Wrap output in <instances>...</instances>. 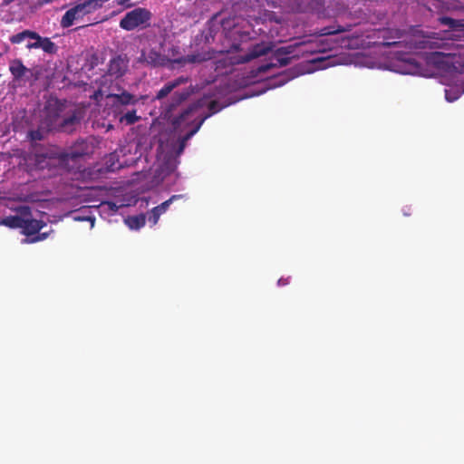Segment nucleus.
Returning <instances> with one entry per match:
<instances>
[{"instance_id": "nucleus-43", "label": "nucleus", "mask_w": 464, "mask_h": 464, "mask_svg": "<svg viewBox=\"0 0 464 464\" xmlns=\"http://www.w3.org/2000/svg\"><path fill=\"white\" fill-rule=\"evenodd\" d=\"M75 218V220H82L81 218Z\"/></svg>"}, {"instance_id": "nucleus-14", "label": "nucleus", "mask_w": 464, "mask_h": 464, "mask_svg": "<svg viewBox=\"0 0 464 464\" xmlns=\"http://www.w3.org/2000/svg\"><path fill=\"white\" fill-rule=\"evenodd\" d=\"M118 117L119 121L121 123H125L126 125H132L140 119V117L137 116L136 110L128 111L125 113H122L121 111H119Z\"/></svg>"}, {"instance_id": "nucleus-1", "label": "nucleus", "mask_w": 464, "mask_h": 464, "mask_svg": "<svg viewBox=\"0 0 464 464\" xmlns=\"http://www.w3.org/2000/svg\"><path fill=\"white\" fill-rule=\"evenodd\" d=\"M199 108V103H192L171 121L175 130L181 129L183 125H194L189 131H188L184 136L180 138L179 151L184 150L187 141L198 131L206 121V117H201L199 119L195 117V113L197 111H198Z\"/></svg>"}, {"instance_id": "nucleus-37", "label": "nucleus", "mask_w": 464, "mask_h": 464, "mask_svg": "<svg viewBox=\"0 0 464 464\" xmlns=\"http://www.w3.org/2000/svg\"><path fill=\"white\" fill-rule=\"evenodd\" d=\"M287 284H289V278H280L278 280V285H285Z\"/></svg>"}, {"instance_id": "nucleus-35", "label": "nucleus", "mask_w": 464, "mask_h": 464, "mask_svg": "<svg viewBox=\"0 0 464 464\" xmlns=\"http://www.w3.org/2000/svg\"><path fill=\"white\" fill-rule=\"evenodd\" d=\"M239 34H241L240 31H238L237 29H233L230 32H228L229 37H234L235 35H239Z\"/></svg>"}, {"instance_id": "nucleus-15", "label": "nucleus", "mask_w": 464, "mask_h": 464, "mask_svg": "<svg viewBox=\"0 0 464 464\" xmlns=\"http://www.w3.org/2000/svg\"><path fill=\"white\" fill-rule=\"evenodd\" d=\"M125 222L130 229H140L144 227L146 223V216L144 214L131 216L129 217Z\"/></svg>"}, {"instance_id": "nucleus-38", "label": "nucleus", "mask_w": 464, "mask_h": 464, "mask_svg": "<svg viewBox=\"0 0 464 464\" xmlns=\"http://www.w3.org/2000/svg\"><path fill=\"white\" fill-rule=\"evenodd\" d=\"M14 0H3L2 1V5L3 6H7L9 5L12 2H14Z\"/></svg>"}, {"instance_id": "nucleus-41", "label": "nucleus", "mask_w": 464, "mask_h": 464, "mask_svg": "<svg viewBox=\"0 0 464 464\" xmlns=\"http://www.w3.org/2000/svg\"><path fill=\"white\" fill-rule=\"evenodd\" d=\"M268 16H269V20H272L275 15L273 14H269Z\"/></svg>"}, {"instance_id": "nucleus-28", "label": "nucleus", "mask_w": 464, "mask_h": 464, "mask_svg": "<svg viewBox=\"0 0 464 464\" xmlns=\"http://www.w3.org/2000/svg\"><path fill=\"white\" fill-rule=\"evenodd\" d=\"M119 5H123L127 8H130L134 5V4L131 2V0H120L118 2Z\"/></svg>"}, {"instance_id": "nucleus-10", "label": "nucleus", "mask_w": 464, "mask_h": 464, "mask_svg": "<svg viewBox=\"0 0 464 464\" xmlns=\"http://www.w3.org/2000/svg\"><path fill=\"white\" fill-rule=\"evenodd\" d=\"M192 87L175 92L171 96V102L167 107V112L172 111L176 107L185 102L192 93Z\"/></svg>"}, {"instance_id": "nucleus-22", "label": "nucleus", "mask_w": 464, "mask_h": 464, "mask_svg": "<svg viewBox=\"0 0 464 464\" xmlns=\"http://www.w3.org/2000/svg\"><path fill=\"white\" fill-rule=\"evenodd\" d=\"M207 57L204 54L197 53V54H188L185 56L182 60H177L178 63H196L206 61Z\"/></svg>"}, {"instance_id": "nucleus-19", "label": "nucleus", "mask_w": 464, "mask_h": 464, "mask_svg": "<svg viewBox=\"0 0 464 464\" xmlns=\"http://www.w3.org/2000/svg\"><path fill=\"white\" fill-rule=\"evenodd\" d=\"M117 158V155L115 153H111L109 155V157L106 160V168L109 171H115L117 169H120L121 167H123L124 163L122 162H115L114 160Z\"/></svg>"}, {"instance_id": "nucleus-27", "label": "nucleus", "mask_w": 464, "mask_h": 464, "mask_svg": "<svg viewBox=\"0 0 464 464\" xmlns=\"http://www.w3.org/2000/svg\"><path fill=\"white\" fill-rule=\"evenodd\" d=\"M28 136L29 138L32 140H43L44 138V135L42 133V131L40 130H31L29 133H28Z\"/></svg>"}, {"instance_id": "nucleus-23", "label": "nucleus", "mask_w": 464, "mask_h": 464, "mask_svg": "<svg viewBox=\"0 0 464 464\" xmlns=\"http://www.w3.org/2000/svg\"><path fill=\"white\" fill-rule=\"evenodd\" d=\"M221 109H222V107L219 105V102L218 101H211L208 103V111H209V112L207 113L206 115H204L203 117H206V120H207L211 115L218 112ZM196 112H198V111ZM195 117L196 118L198 117V119H199L202 116L197 115V113H195Z\"/></svg>"}, {"instance_id": "nucleus-5", "label": "nucleus", "mask_w": 464, "mask_h": 464, "mask_svg": "<svg viewBox=\"0 0 464 464\" xmlns=\"http://www.w3.org/2000/svg\"><path fill=\"white\" fill-rule=\"evenodd\" d=\"M128 68V61L121 55L113 57L108 65L107 74L114 78L121 77Z\"/></svg>"}, {"instance_id": "nucleus-26", "label": "nucleus", "mask_w": 464, "mask_h": 464, "mask_svg": "<svg viewBox=\"0 0 464 464\" xmlns=\"http://www.w3.org/2000/svg\"><path fill=\"white\" fill-rule=\"evenodd\" d=\"M160 216L161 215L157 210H155V208H153L148 213V220L152 226H155L158 223Z\"/></svg>"}, {"instance_id": "nucleus-11", "label": "nucleus", "mask_w": 464, "mask_h": 464, "mask_svg": "<svg viewBox=\"0 0 464 464\" xmlns=\"http://www.w3.org/2000/svg\"><path fill=\"white\" fill-rule=\"evenodd\" d=\"M107 97L114 100L113 107L115 111L119 110L120 105L134 104L136 102L134 95L125 91L120 94L111 93Z\"/></svg>"}, {"instance_id": "nucleus-40", "label": "nucleus", "mask_w": 464, "mask_h": 464, "mask_svg": "<svg viewBox=\"0 0 464 464\" xmlns=\"http://www.w3.org/2000/svg\"><path fill=\"white\" fill-rule=\"evenodd\" d=\"M446 99L449 101V102H452L454 101L456 98H450L449 95H448V92H446Z\"/></svg>"}, {"instance_id": "nucleus-39", "label": "nucleus", "mask_w": 464, "mask_h": 464, "mask_svg": "<svg viewBox=\"0 0 464 464\" xmlns=\"http://www.w3.org/2000/svg\"><path fill=\"white\" fill-rule=\"evenodd\" d=\"M382 44H383V46L390 47V46L395 45L396 43L395 42H393V43L387 42V43H383Z\"/></svg>"}, {"instance_id": "nucleus-4", "label": "nucleus", "mask_w": 464, "mask_h": 464, "mask_svg": "<svg viewBox=\"0 0 464 464\" xmlns=\"http://www.w3.org/2000/svg\"><path fill=\"white\" fill-rule=\"evenodd\" d=\"M9 71L15 86H25L27 83L32 85L39 78V72L24 66L20 59H14L10 62Z\"/></svg>"}, {"instance_id": "nucleus-12", "label": "nucleus", "mask_w": 464, "mask_h": 464, "mask_svg": "<svg viewBox=\"0 0 464 464\" xmlns=\"http://www.w3.org/2000/svg\"><path fill=\"white\" fill-rule=\"evenodd\" d=\"M143 56L145 63L153 67L164 66L169 61L166 56L155 50H150L148 53L143 54Z\"/></svg>"}, {"instance_id": "nucleus-34", "label": "nucleus", "mask_w": 464, "mask_h": 464, "mask_svg": "<svg viewBox=\"0 0 464 464\" xmlns=\"http://www.w3.org/2000/svg\"><path fill=\"white\" fill-rule=\"evenodd\" d=\"M276 59H277V62L279 63V64L281 66H285L289 63V59L288 58H276Z\"/></svg>"}, {"instance_id": "nucleus-6", "label": "nucleus", "mask_w": 464, "mask_h": 464, "mask_svg": "<svg viewBox=\"0 0 464 464\" xmlns=\"http://www.w3.org/2000/svg\"><path fill=\"white\" fill-rule=\"evenodd\" d=\"M83 118V111L82 110H74L71 114L66 115L60 123V129L64 132H72L75 130L76 126L80 124Z\"/></svg>"}, {"instance_id": "nucleus-42", "label": "nucleus", "mask_w": 464, "mask_h": 464, "mask_svg": "<svg viewBox=\"0 0 464 464\" xmlns=\"http://www.w3.org/2000/svg\"><path fill=\"white\" fill-rule=\"evenodd\" d=\"M92 60H96V61H97V60H98V57H97V56H95V55H93V56H92Z\"/></svg>"}, {"instance_id": "nucleus-18", "label": "nucleus", "mask_w": 464, "mask_h": 464, "mask_svg": "<svg viewBox=\"0 0 464 464\" xmlns=\"http://www.w3.org/2000/svg\"><path fill=\"white\" fill-rule=\"evenodd\" d=\"M31 33H32L31 30H24L20 33H17L15 34H13L12 36H10L9 41L13 44H21L25 40H29Z\"/></svg>"}, {"instance_id": "nucleus-3", "label": "nucleus", "mask_w": 464, "mask_h": 464, "mask_svg": "<svg viewBox=\"0 0 464 464\" xmlns=\"http://www.w3.org/2000/svg\"><path fill=\"white\" fill-rule=\"evenodd\" d=\"M109 0H86L65 12L61 20V26L68 28L77 20L82 19L86 14L101 8Z\"/></svg>"}, {"instance_id": "nucleus-7", "label": "nucleus", "mask_w": 464, "mask_h": 464, "mask_svg": "<svg viewBox=\"0 0 464 464\" xmlns=\"http://www.w3.org/2000/svg\"><path fill=\"white\" fill-rule=\"evenodd\" d=\"M272 49L273 44L271 43L262 42L256 44L249 49L248 53L241 60L243 63L250 62L253 59L267 54Z\"/></svg>"}, {"instance_id": "nucleus-32", "label": "nucleus", "mask_w": 464, "mask_h": 464, "mask_svg": "<svg viewBox=\"0 0 464 464\" xmlns=\"http://www.w3.org/2000/svg\"><path fill=\"white\" fill-rule=\"evenodd\" d=\"M288 53H290V52L288 51L287 47H281V48L277 49L276 55L277 56L278 54H288Z\"/></svg>"}, {"instance_id": "nucleus-17", "label": "nucleus", "mask_w": 464, "mask_h": 464, "mask_svg": "<svg viewBox=\"0 0 464 464\" xmlns=\"http://www.w3.org/2000/svg\"><path fill=\"white\" fill-rule=\"evenodd\" d=\"M24 217L9 216L0 220V226H5L10 228H21Z\"/></svg>"}, {"instance_id": "nucleus-29", "label": "nucleus", "mask_w": 464, "mask_h": 464, "mask_svg": "<svg viewBox=\"0 0 464 464\" xmlns=\"http://www.w3.org/2000/svg\"><path fill=\"white\" fill-rule=\"evenodd\" d=\"M240 49V44L239 43H233L230 47L226 50V52L227 53H230V52H237Z\"/></svg>"}, {"instance_id": "nucleus-24", "label": "nucleus", "mask_w": 464, "mask_h": 464, "mask_svg": "<svg viewBox=\"0 0 464 464\" xmlns=\"http://www.w3.org/2000/svg\"><path fill=\"white\" fill-rule=\"evenodd\" d=\"M40 43V34L34 31H32L31 35L29 37L28 43L26 44V48L31 49H39Z\"/></svg>"}, {"instance_id": "nucleus-30", "label": "nucleus", "mask_w": 464, "mask_h": 464, "mask_svg": "<svg viewBox=\"0 0 464 464\" xmlns=\"http://www.w3.org/2000/svg\"><path fill=\"white\" fill-rule=\"evenodd\" d=\"M274 66H275V64H273V63H266V64H263V65H261L259 67V71L263 72H267L269 69H271Z\"/></svg>"}, {"instance_id": "nucleus-16", "label": "nucleus", "mask_w": 464, "mask_h": 464, "mask_svg": "<svg viewBox=\"0 0 464 464\" xmlns=\"http://www.w3.org/2000/svg\"><path fill=\"white\" fill-rule=\"evenodd\" d=\"M39 45V49H42L44 53L49 54H54L58 50L56 44L53 42H52L50 38L42 37L41 35Z\"/></svg>"}, {"instance_id": "nucleus-21", "label": "nucleus", "mask_w": 464, "mask_h": 464, "mask_svg": "<svg viewBox=\"0 0 464 464\" xmlns=\"http://www.w3.org/2000/svg\"><path fill=\"white\" fill-rule=\"evenodd\" d=\"M182 197V195H172L168 200L155 207V210H157L160 215H162L168 210L169 207L174 200L180 198Z\"/></svg>"}, {"instance_id": "nucleus-13", "label": "nucleus", "mask_w": 464, "mask_h": 464, "mask_svg": "<svg viewBox=\"0 0 464 464\" xmlns=\"http://www.w3.org/2000/svg\"><path fill=\"white\" fill-rule=\"evenodd\" d=\"M91 152V147L88 142L85 140L77 141L74 146L72 148L71 152L69 153V157L72 160H76L78 158L88 155Z\"/></svg>"}, {"instance_id": "nucleus-9", "label": "nucleus", "mask_w": 464, "mask_h": 464, "mask_svg": "<svg viewBox=\"0 0 464 464\" xmlns=\"http://www.w3.org/2000/svg\"><path fill=\"white\" fill-rule=\"evenodd\" d=\"M44 225L45 224L41 220L24 217L21 229L23 234L26 236H33L37 234Z\"/></svg>"}, {"instance_id": "nucleus-20", "label": "nucleus", "mask_w": 464, "mask_h": 464, "mask_svg": "<svg viewBox=\"0 0 464 464\" xmlns=\"http://www.w3.org/2000/svg\"><path fill=\"white\" fill-rule=\"evenodd\" d=\"M351 27H352L351 25H348L347 27L338 25L336 28L324 27V28L321 29L320 34L321 35H331V34H339V33H343V32H348L351 30Z\"/></svg>"}, {"instance_id": "nucleus-8", "label": "nucleus", "mask_w": 464, "mask_h": 464, "mask_svg": "<svg viewBox=\"0 0 464 464\" xmlns=\"http://www.w3.org/2000/svg\"><path fill=\"white\" fill-rule=\"evenodd\" d=\"M188 77L180 76V77L174 79L173 81L168 82L167 83L164 84V86L161 89H160L157 92L155 99L156 100L164 99L171 92H173L174 89L180 86L181 84L188 82Z\"/></svg>"}, {"instance_id": "nucleus-25", "label": "nucleus", "mask_w": 464, "mask_h": 464, "mask_svg": "<svg viewBox=\"0 0 464 464\" xmlns=\"http://www.w3.org/2000/svg\"><path fill=\"white\" fill-rule=\"evenodd\" d=\"M160 216L161 215L157 210H155V208H153L148 213V220L152 226H155L158 223Z\"/></svg>"}, {"instance_id": "nucleus-2", "label": "nucleus", "mask_w": 464, "mask_h": 464, "mask_svg": "<svg viewBox=\"0 0 464 464\" xmlns=\"http://www.w3.org/2000/svg\"><path fill=\"white\" fill-rule=\"evenodd\" d=\"M153 14L145 7H136L127 12L120 20V27L125 31L143 30L151 25Z\"/></svg>"}, {"instance_id": "nucleus-33", "label": "nucleus", "mask_w": 464, "mask_h": 464, "mask_svg": "<svg viewBox=\"0 0 464 464\" xmlns=\"http://www.w3.org/2000/svg\"><path fill=\"white\" fill-rule=\"evenodd\" d=\"M45 237H46V234H41V235H38V236L31 238L30 242L31 243L37 242V241L44 239Z\"/></svg>"}, {"instance_id": "nucleus-31", "label": "nucleus", "mask_w": 464, "mask_h": 464, "mask_svg": "<svg viewBox=\"0 0 464 464\" xmlns=\"http://www.w3.org/2000/svg\"><path fill=\"white\" fill-rule=\"evenodd\" d=\"M441 22H442V24H448L450 26L455 24V20H453L452 18H450V17H442Z\"/></svg>"}, {"instance_id": "nucleus-36", "label": "nucleus", "mask_w": 464, "mask_h": 464, "mask_svg": "<svg viewBox=\"0 0 464 464\" xmlns=\"http://www.w3.org/2000/svg\"><path fill=\"white\" fill-rule=\"evenodd\" d=\"M102 91L101 90H98L94 92V94L92 95V98L94 100H99L100 98H102Z\"/></svg>"}]
</instances>
